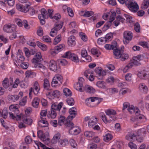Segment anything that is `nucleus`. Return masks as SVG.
<instances>
[{"label": "nucleus", "mask_w": 149, "mask_h": 149, "mask_svg": "<svg viewBox=\"0 0 149 149\" xmlns=\"http://www.w3.org/2000/svg\"><path fill=\"white\" fill-rule=\"evenodd\" d=\"M105 112L108 117L104 114L101 117L103 122L107 123H109L113 120H115L116 118V115L117 112L116 111L112 109H108L105 111Z\"/></svg>", "instance_id": "nucleus-1"}, {"label": "nucleus", "mask_w": 149, "mask_h": 149, "mask_svg": "<svg viewBox=\"0 0 149 149\" xmlns=\"http://www.w3.org/2000/svg\"><path fill=\"white\" fill-rule=\"evenodd\" d=\"M103 99L96 97H92L87 98L85 100V103L88 106L93 107V106L91 105V103L94 102V106L99 104L102 100Z\"/></svg>", "instance_id": "nucleus-2"}, {"label": "nucleus", "mask_w": 149, "mask_h": 149, "mask_svg": "<svg viewBox=\"0 0 149 149\" xmlns=\"http://www.w3.org/2000/svg\"><path fill=\"white\" fill-rule=\"evenodd\" d=\"M125 4L130 10L134 12H136L139 9L138 5L133 0H127Z\"/></svg>", "instance_id": "nucleus-3"}, {"label": "nucleus", "mask_w": 149, "mask_h": 149, "mask_svg": "<svg viewBox=\"0 0 149 149\" xmlns=\"http://www.w3.org/2000/svg\"><path fill=\"white\" fill-rule=\"evenodd\" d=\"M41 13L38 15V17L40 19V24L43 25L45 24V19L49 17V15L46 10L44 8H42L41 10Z\"/></svg>", "instance_id": "nucleus-4"}, {"label": "nucleus", "mask_w": 149, "mask_h": 149, "mask_svg": "<svg viewBox=\"0 0 149 149\" xmlns=\"http://www.w3.org/2000/svg\"><path fill=\"white\" fill-rule=\"evenodd\" d=\"M9 109L11 111L14 112L15 114L16 115L15 119L17 120H21L22 119V117L24 116L22 114L18 115L19 113V111L18 107L14 105H11L9 107Z\"/></svg>", "instance_id": "nucleus-5"}, {"label": "nucleus", "mask_w": 149, "mask_h": 149, "mask_svg": "<svg viewBox=\"0 0 149 149\" xmlns=\"http://www.w3.org/2000/svg\"><path fill=\"white\" fill-rule=\"evenodd\" d=\"M63 77L59 74L55 75L53 78L51 85L52 87H54L58 85L61 84L63 81Z\"/></svg>", "instance_id": "nucleus-6"}, {"label": "nucleus", "mask_w": 149, "mask_h": 149, "mask_svg": "<svg viewBox=\"0 0 149 149\" xmlns=\"http://www.w3.org/2000/svg\"><path fill=\"white\" fill-rule=\"evenodd\" d=\"M62 57L69 58L74 62L77 63L79 61L77 56L70 52H66Z\"/></svg>", "instance_id": "nucleus-7"}, {"label": "nucleus", "mask_w": 149, "mask_h": 149, "mask_svg": "<svg viewBox=\"0 0 149 149\" xmlns=\"http://www.w3.org/2000/svg\"><path fill=\"white\" fill-rule=\"evenodd\" d=\"M55 27L51 30L50 33V35L52 37H54L57 33V31L61 29L63 26V23L62 24L61 23L56 22L55 23Z\"/></svg>", "instance_id": "nucleus-8"}, {"label": "nucleus", "mask_w": 149, "mask_h": 149, "mask_svg": "<svg viewBox=\"0 0 149 149\" xmlns=\"http://www.w3.org/2000/svg\"><path fill=\"white\" fill-rule=\"evenodd\" d=\"M123 36L124 40H123L124 43L127 44L129 43V41L131 40L132 38V33L130 31H126L123 33Z\"/></svg>", "instance_id": "nucleus-9"}, {"label": "nucleus", "mask_w": 149, "mask_h": 149, "mask_svg": "<svg viewBox=\"0 0 149 149\" xmlns=\"http://www.w3.org/2000/svg\"><path fill=\"white\" fill-rule=\"evenodd\" d=\"M40 89L38 83L36 82L33 86V89L32 87H31L29 89V94L30 97L31 98V94L33 92L35 95H37L38 94Z\"/></svg>", "instance_id": "nucleus-10"}, {"label": "nucleus", "mask_w": 149, "mask_h": 149, "mask_svg": "<svg viewBox=\"0 0 149 149\" xmlns=\"http://www.w3.org/2000/svg\"><path fill=\"white\" fill-rule=\"evenodd\" d=\"M29 6V4H26L25 6H24L19 3H18L16 5V8L19 11L26 13L28 11Z\"/></svg>", "instance_id": "nucleus-11"}, {"label": "nucleus", "mask_w": 149, "mask_h": 149, "mask_svg": "<svg viewBox=\"0 0 149 149\" xmlns=\"http://www.w3.org/2000/svg\"><path fill=\"white\" fill-rule=\"evenodd\" d=\"M43 60L41 53L40 52H38L36 54L34 57L32 59V63L35 64L39 63V62L42 61Z\"/></svg>", "instance_id": "nucleus-12"}, {"label": "nucleus", "mask_w": 149, "mask_h": 149, "mask_svg": "<svg viewBox=\"0 0 149 149\" xmlns=\"http://www.w3.org/2000/svg\"><path fill=\"white\" fill-rule=\"evenodd\" d=\"M126 109H127L130 113H132L134 111V107L132 105H130V104L127 102H125L123 104V111Z\"/></svg>", "instance_id": "nucleus-13"}, {"label": "nucleus", "mask_w": 149, "mask_h": 149, "mask_svg": "<svg viewBox=\"0 0 149 149\" xmlns=\"http://www.w3.org/2000/svg\"><path fill=\"white\" fill-rule=\"evenodd\" d=\"M13 80L12 79H9L7 78H5L2 82L3 87L5 88L10 87L12 85Z\"/></svg>", "instance_id": "nucleus-14"}, {"label": "nucleus", "mask_w": 149, "mask_h": 149, "mask_svg": "<svg viewBox=\"0 0 149 149\" xmlns=\"http://www.w3.org/2000/svg\"><path fill=\"white\" fill-rule=\"evenodd\" d=\"M92 72L89 69L86 70L84 73V74L90 81H93L94 79V77L93 74Z\"/></svg>", "instance_id": "nucleus-15"}, {"label": "nucleus", "mask_w": 149, "mask_h": 149, "mask_svg": "<svg viewBox=\"0 0 149 149\" xmlns=\"http://www.w3.org/2000/svg\"><path fill=\"white\" fill-rule=\"evenodd\" d=\"M141 60V56L138 55L133 57V60L131 61L130 63H132V66L134 65L135 66L139 65L141 64L140 61Z\"/></svg>", "instance_id": "nucleus-16"}, {"label": "nucleus", "mask_w": 149, "mask_h": 149, "mask_svg": "<svg viewBox=\"0 0 149 149\" xmlns=\"http://www.w3.org/2000/svg\"><path fill=\"white\" fill-rule=\"evenodd\" d=\"M34 67L36 68L39 70L43 74L46 73L47 71V68L45 67L40 63L35 64Z\"/></svg>", "instance_id": "nucleus-17"}, {"label": "nucleus", "mask_w": 149, "mask_h": 149, "mask_svg": "<svg viewBox=\"0 0 149 149\" xmlns=\"http://www.w3.org/2000/svg\"><path fill=\"white\" fill-rule=\"evenodd\" d=\"M49 68L51 70L54 72H58L59 70L56 62L53 60H51L49 62Z\"/></svg>", "instance_id": "nucleus-18"}, {"label": "nucleus", "mask_w": 149, "mask_h": 149, "mask_svg": "<svg viewBox=\"0 0 149 149\" xmlns=\"http://www.w3.org/2000/svg\"><path fill=\"white\" fill-rule=\"evenodd\" d=\"M80 132V130L79 127L76 126H73L69 129V133L72 135H77Z\"/></svg>", "instance_id": "nucleus-19"}, {"label": "nucleus", "mask_w": 149, "mask_h": 149, "mask_svg": "<svg viewBox=\"0 0 149 149\" xmlns=\"http://www.w3.org/2000/svg\"><path fill=\"white\" fill-rule=\"evenodd\" d=\"M15 28L13 27L11 24H7L5 25L3 27L4 31L7 33H11L15 30Z\"/></svg>", "instance_id": "nucleus-20"}, {"label": "nucleus", "mask_w": 149, "mask_h": 149, "mask_svg": "<svg viewBox=\"0 0 149 149\" xmlns=\"http://www.w3.org/2000/svg\"><path fill=\"white\" fill-rule=\"evenodd\" d=\"M69 112L70 116L68 117L71 118L70 120H72L77 114L76 109L75 107H73L69 109Z\"/></svg>", "instance_id": "nucleus-21"}, {"label": "nucleus", "mask_w": 149, "mask_h": 149, "mask_svg": "<svg viewBox=\"0 0 149 149\" xmlns=\"http://www.w3.org/2000/svg\"><path fill=\"white\" fill-rule=\"evenodd\" d=\"M97 118L93 116L90 118L88 122V126L90 128L93 127L97 123Z\"/></svg>", "instance_id": "nucleus-22"}, {"label": "nucleus", "mask_w": 149, "mask_h": 149, "mask_svg": "<svg viewBox=\"0 0 149 149\" xmlns=\"http://www.w3.org/2000/svg\"><path fill=\"white\" fill-rule=\"evenodd\" d=\"M95 72L97 75V77L99 79H102L103 77L105 75L104 72L102 71L101 69H99V68H96L95 69Z\"/></svg>", "instance_id": "nucleus-23"}, {"label": "nucleus", "mask_w": 149, "mask_h": 149, "mask_svg": "<svg viewBox=\"0 0 149 149\" xmlns=\"http://www.w3.org/2000/svg\"><path fill=\"white\" fill-rule=\"evenodd\" d=\"M148 72L145 70H143L139 72L138 73V76L140 78L142 79H146L148 78Z\"/></svg>", "instance_id": "nucleus-24"}, {"label": "nucleus", "mask_w": 149, "mask_h": 149, "mask_svg": "<svg viewBox=\"0 0 149 149\" xmlns=\"http://www.w3.org/2000/svg\"><path fill=\"white\" fill-rule=\"evenodd\" d=\"M75 38L73 36H70L68 39V44L71 46H74L76 43L75 41Z\"/></svg>", "instance_id": "nucleus-25"}, {"label": "nucleus", "mask_w": 149, "mask_h": 149, "mask_svg": "<svg viewBox=\"0 0 149 149\" xmlns=\"http://www.w3.org/2000/svg\"><path fill=\"white\" fill-rule=\"evenodd\" d=\"M139 89L141 91L144 93H147L148 91L147 87L144 83H141L139 84Z\"/></svg>", "instance_id": "nucleus-26"}, {"label": "nucleus", "mask_w": 149, "mask_h": 149, "mask_svg": "<svg viewBox=\"0 0 149 149\" xmlns=\"http://www.w3.org/2000/svg\"><path fill=\"white\" fill-rule=\"evenodd\" d=\"M41 120L39 121L38 124L39 126L42 127H46L48 126V123L44 119L41 117Z\"/></svg>", "instance_id": "nucleus-27"}, {"label": "nucleus", "mask_w": 149, "mask_h": 149, "mask_svg": "<svg viewBox=\"0 0 149 149\" xmlns=\"http://www.w3.org/2000/svg\"><path fill=\"white\" fill-rule=\"evenodd\" d=\"M84 91H85L86 92L89 93H93L95 92V90L92 87L88 85H86L83 87Z\"/></svg>", "instance_id": "nucleus-28"}, {"label": "nucleus", "mask_w": 149, "mask_h": 149, "mask_svg": "<svg viewBox=\"0 0 149 149\" xmlns=\"http://www.w3.org/2000/svg\"><path fill=\"white\" fill-rule=\"evenodd\" d=\"M14 60L17 63H21L24 61V57L20 54H17Z\"/></svg>", "instance_id": "nucleus-29"}, {"label": "nucleus", "mask_w": 149, "mask_h": 149, "mask_svg": "<svg viewBox=\"0 0 149 149\" xmlns=\"http://www.w3.org/2000/svg\"><path fill=\"white\" fill-rule=\"evenodd\" d=\"M96 85L98 87L103 89H105L107 88L105 82L103 81H97L96 82Z\"/></svg>", "instance_id": "nucleus-30"}, {"label": "nucleus", "mask_w": 149, "mask_h": 149, "mask_svg": "<svg viewBox=\"0 0 149 149\" xmlns=\"http://www.w3.org/2000/svg\"><path fill=\"white\" fill-rule=\"evenodd\" d=\"M62 103H59L58 105H56L55 104H53L52 105L51 107V110H53L56 111V110L60 111V109L62 107Z\"/></svg>", "instance_id": "nucleus-31"}, {"label": "nucleus", "mask_w": 149, "mask_h": 149, "mask_svg": "<svg viewBox=\"0 0 149 149\" xmlns=\"http://www.w3.org/2000/svg\"><path fill=\"white\" fill-rule=\"evenodd\" d=\"M113 52L115 58L118 59L120 58L121 53V51L119 49H117L116 48L114 50Z\"/></svg>", "instance_id": "nucleus-32"}, {"label": "nucleus", "mask_w": 149, "mask_h": 149, "mask_svg": "<svg viewBox=\"0 0 149 149\" xmlns=\"http://www.w3.org/2000/svg\"><path fill=\"white\" fill-rule=\"evenodd\" d=\"M60 138V135L59 133L55 134L51 140V142L53 144H55L59 140Z\"/></svg>", "instance_id": "nucleus-33"}, {"label": "nucleus", "mask_w": 149, "mask_h": 149, "mask_svg": "<svg viewBox=\"0 0 149 149\" xmlns=\"http://www.w3.org/2000/svg\"><path fill=\"white\" fill-rule=\"evenodd\" d=\"M37 135L38 137L40 139V140L44 141H45V135L43 134L42 131L40 130L38 131L37 132Z\"/></svg>", "instance_id": "nucleus-34"}, {"label": "nucleus", "mask_w": 149, "mask_h": 149, "mask_svg": "<svg viewBox=\"0 0 149 149\" xmlns=\"http://www.w3.org/2000/svg\"><path fill=\"white\" fill-rule=\"evenodd\" d=\"M70 119L71 118L68 117L67 118L66 120L65 125L66 126L70 127L71 128V127H72L73 126L74 124L71 121L72 120H70Z\"/></svg>", "instance_id": "nucleus-35"}, {"label": "nucleus", "mask_w": 149, "mask_h": 149, "mask_svg": "<svg viewBox=\"0 0 149 149\" xmlns=\"http://www.w3.org/2000/svg\"><path fill=\"white\" fill-rule=\"evenodd\" d=\"M114 45L107 44L105 45L104 47L107 50L113 49L114 48L117 47V42H114Z\"/></svg>", "instance_id": "nucleus-36"}, {"label": "nucleus", "mask_w": 149, "mask_h": 149, "mask_svg": "<svg viewBox=\"0 0 149 149\" xmlns=\"http://www.w3.org/2000/svg\"><path fill=\"white\" fill-rule=\"evenodd\" d=\"M56 111L51 110V111L48 112L47 116L49 118L54 119L56 118Z\"/></svg>", "instance_id": "nucleus-37"}, {"label": "nucleus", "mask_w": 149, "mask_h": 149, "mask_svg": "<svg viewBox=\"0 0 149 149\" xmlns=\"http://www.w3.org/2000/svg\"><path fill=\"white\" fill-rule=\"evenodd\" d=\"M65 118L63 116H60L58 120V124L60 126L65 124L66 121Z\"/></svg>", "instance_id": "nucleus-38"}, {"label": "nucleus", "mask_w": 149, "mask_h": 149, "mask_svg": "<svg viewBox=\"0 0 149 149\" xmlns=\"http://www.w3.org/2000/svg\"><path fill=\"white\" fill-rule=\"evenodd\" d=\"M149 6V0H144L141 5V8L143 10L148 8Z\"/></svg>", "instance_id": "nucleus-39"}, {"label": "nucleus", "mask_w": 149, "mask_h": 149, "mask_svg": "<svg viewBox=\"0 0 149 149\" xmlns=\"http://www.w3.org/2000/svg\"><path fill=\"white\" fill-rule=\"evenodd\" d=\"M83 85L80 84L79 83H77L74 85L75 88L77 90L79 91L80 92H82L84 91L83 88H82Z\"/></svg>", "instance_id": "nucleus-40"}, {"label": "nucleus", "mask_w": 149, "mask_h": 149, "mask_svg": "<svg viewBox=\"0 0 149 149\" xmlns=\"http://www.w3.org/2000/svg\"><path fill=\"white\" fill-rule=\"evenodd\" d=\"M39 102V100L37 97H35L32 102V105L34 107L37 108L38 107Z\"/></svg>", "instance_id": "nucleus-41"}, {"label": "nucleus", "mask_w": 149, "mask_h": 149, "mask_svg": "<svg viewBox=\"0 0 149 149\" xmlns=\"http://www.w3.org/2000/svg\"><path fill=\"white\" fill-rule=\"evenodd\" d=\"M136 136V135L133 134H129L127 135L126 136V139L130 141L131 140L135 139Z\"/></svg>", "instance_id": "nucleus-42"}, {"label": "nucleus", "mask_w": 149, "mask_h": 149, "mask_svg": "<svg viewBox=\"0 0 149 149\" xmlns=\"http://www.w3.org/2000/svg\"><path fill=\"white\" fill-rule=\"evenodd\" d=\"M50 86L49 83V80L46 79H45L44 80L43 86L45 89L48 90Z\"/></svg>", "instance_id": "nucleus-43"}, {"label": "nucleus", "mask_w": 149, "mask_h": 149, "mask_svg": "<svg viewBox=\"0 0 149 149\" xmlns=\"http://www.w3.org/2000/svg\"><path fill=\"white\" fill-rule=\"evenodd\" d=\"M22 119L24 123L30 125L31 124L32 120L31 119L29 118H27L26 116H23Z\"/></svg>", "instance_id": "nucleus-44"}, {"label": "nucleus", "mask_w": 149, "mask_h": 149, "mask_svg": "<svg viewBox=\"0 0 149 149\" xmlns=\"http://www.w3.org/2000/svg\"><path fill=\"white\" fill-rule=\"evenodd\" d=\"M37 44L38 46L43 51H46L47 49V47L45 45L38 41L37 42Z\"/></svg>", "instance_id": "nucleus-45"}, {"label": "nucleus", "mask_w": 149, "mask_h": 149, "mask_svg": "<svg viewBox=\"0 0 149 149\" xmlns=\"http://www.w3.org/2000/svg\"><path fill=\"white\" fill-rule=\"evenodd\" d=\"M8 97L9 100H11L13 102H15L19 99L17 95H9L8 96Z\"/></svg>", "instance_id": "nucleus-46"}, {"label": "nucleus", "mask_w": 149, "mask_h": 149, "mask_svg": "<svg viewBox=\"0 0 149 149\" xmlns=\"http://www.w3.org/2000/svg\"><path fill=\"white\" fill-rule=\"evenodd\" d=\"M63 92L64 95L66 97L70 96L72 95L71 91L68 88H65L63 90Z\"/></svg>", "instance_id": "nucleus-47"}, {"label": "nucleus", "mask_w": 149, "mask_h": 149, "mask_svg": "<svg viewBox=\"0 0 149 149\" xmlns=\"http://www.w3.org/2000/svg\"><path fill=\"white\" fill-rule=\"evenodd\" d=\"M112 138V136L111 134L108 133L105 135L104 137V141L106 142L111 140Z\"/></svg>", "instance_id": "nucleus-48"}, {"label": "nucleus", "mask_w": 149, "mask_h": 149, "mask_svg": "<svg viewBox=\"0 0 149 149\" xmlns=\"http://www.w3.org/2000/svg\"><path fill=\"white\" fill-rule=\"evenodd\" d=\"M70 143L71 146L74 148H77V145L75 141L73 139H71L70 141Z\"/></svg>", "instance_id": "nucleus-49"}, {"label": "nucleus", "mask_w": 149, "mask_h": 149, "mask_svg": "<svg viewBox=\"0 0 149 149\" xmlns=\"http://www.w3.org/2000/svg\"><path fill=\"white\" fill-rule=\"evenodd\" d=\"M61 40V36L59 34L55 37L54 40L53 44L54 45H56Z\"/></svg>", "instance_id": "nucleus-50"}, {"label": "nucleus", "mask_w": 149, "mask_h": 149, "mask_svg": "<svg viewBox=\"0 0 149 149\" xmlns=\"http://www.w3.org/2000/svg\"><path fill=\"white\" fill-rule=\"evenodd\" d=\"M59 143L62 146H65L68 144V141L67 139H64L63 140H61Z\"/></svg>", "instance_id": "nucleus-51"}, {"label": "nucleus", "mask_w": 149, "mask_h": 149, "mask_svg": "<svg viewBox=\"0 0 149 149\" xmlns=\"http://www.w3.org/2000/svg\"><path fill=\"white\" fill-rule=\"evenodd\" d=\"M95 133L91 131H87L84 132V135L87 137H92L94 135Z\"/></svg>", "instance_id": "nucleus-52"}, {"label": "nucleus", "mask_w": 149, "mask_h": 149, "mask_svg": "<svg viewBox=\"0 0 149 149\" xmlns=\"http://www.w3.org/2000/svg\"><path fill=\"white\" fill-rule=\"evenodd\" d=\"M64 45L63 44H62L59 45L54 47L55 49L58 52L62 51L64 48Z\"/></svg>", "instance_id": "nucleus-53"}, {"label": "nucleus", "mask_w": 149, "mask_h": 149, "mask_svg": "<svg viewBox=\"0 0 149 149\" xmlns=\"http://www.w3.org/2000/svg\"><path fill=\"white\" fill-rule=\"evenodd\" d=\"M57 61L59 64L62 65H65L67 64V61L64 59H60L58 60Z\"/></svg>", "instance_id": "nucleus-54"}, {"label": "nucleus", "mask_w": 149, "mask_h": 149, "mask_svg": "<svg viewBox=\"0 0 149 149\" xmlns=\"http://www.w3.org/2000/svg\"><path fill=\"white\" fill-rule=\"evenodd\" d=\"M28 9H29L28 11H29V13L31 16H32L36 13H38V11L36 12L34 8L32 7H31L30 5Z\"/></svg>", "instance_id": "nucleus-55"}, {"label": "nucleus", "mask_w": 149, "mask_h": 149, "mask_svg": "<svg viewBox=\"0 0 149 149\" xmlns=\"http://www.w3.org/2000/svg\"><path fill=\"white\" fill-rule=\"evenodd\" d=\"M66 102L68 105L70 106H73L74 105V99L72 98H70L67 99Z\"/></svg>", "instance_id": "nucleus-56"}, {"label": "nucleus", "mask_w": 149, "mask_h": 149, "mask_svg": "<svg viewBox=\"0 0 149 149\" xmlns=\"http://www.w3.org/2000/svg\"><path fill=\"white\" fill-rule=\"evenodd\" d=\"M91 52L92 54L97 55V57H98L101 54V53L99 51L94 48L91 49Z\"/></svg>", "instance_id": "nucleus-57"}, {"label": "nucleus", "mask_w": 149, "mask_h": 149, "mask_svg": "<svg viewBox=\"0 0 149 149\" xmlns=\"http://www.w3.org/2000/svg\"><path fill=\"white\" fill-rule=\"evenodd\" d=\"M79 35L80 36L81 39H82L84 41L86 42L87 41V37L84 33L82 32H80L79 33Z\"/></svg>", "instance_id": "nucleus-58"}, {"label": "nucleus", "mask_w": 149, "mask_h": 149, "mask_svg": "<svg viewBox=\"0 0 149 149\" xmlns=\"http://www.w3.org/2000/svg\"><path fill=\"white\" fill-rule=\"evenodd\" d=\"M132 63H129L128 64L126 65L123 69V72L124 73L128 71V70L132 67Z\"/></svg>", "instance_id": "nucleus-59"}, {"label": "nucleus", "mask_w": 149, "mask_h": 149, "mask_svg": "<svg viewBox=\"0 0 149 149\" xmlns=\"http://www.w3.org/2000/svg\"><path fill=\"white\" fill-rule=\"evenodd\" d=\"M93 11H85L84 16L85 17H88L93 15Z\"/></svg>", "instance_id": "nucleus-60"}, {"label": "nucleus", "mask_w": 149, "mask_h": 149, "mask_svg": "<svg viewBox=\"0 0 149 149\" xmlns=\"http://www.w3.org/2000/svg\"><path fill=\"white\" fill-rule=\"evenodd\" d=\"M121 60L122 61H124L125 60L129 58V55L126 54H121Z\"/></svg>", "instance_id": "nucleus-61"}, {"label": "nucleus", "mask_w": 149, "mask_h": 149, "mask_svg": "<svg viewBox=\"0 0 149 149\" xmlns=\"http://www.w3.org/2000/svg\"><path fill=\"white\" fill-rule=\"evenodd\" d=\"M60 95V92L58 90L54 91L52 93V95L55 97H58Z\"/></svg>", "instance_id": "nucleus-62"}, {"label": "nucleus", "mask_w": 149, "mask_h": 149, "mask_svg": "<svg viewBox=\"0 0 149 149\" xmlns=\"http://www.w3.org/2000/svg\"><path fill=\"white\" fill-rule=\"evenodd\" d=\"M135 30L137 32H139L140 31V26L138 23H136L134 25Z\"/></svg>", "instance_id": "nucleus-63"}, {"label": "nucleus", "mask_w": 149, "mask_h": 149, "mask_svg": "<svg viewBox=\"0 0 149 149\" xmlns=\"http://www.w3.org/2000/svg\"><path fill=\"white\" fill-rule=\"evenodd\" d=\"M42 40L45 42H50L51 39L48 36H45L42 37Z\"/></svg>", "instance_id": "nucleus-64"}]
</instances>
